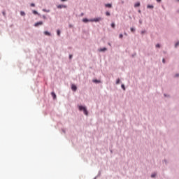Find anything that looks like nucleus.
Here are the masks:
<instances>
[{"label": "nucleus", "instance_id": "35", "mask_svg": "<svg viewBox=\"0 0 179 179\" xmlns=\"http://www.w3.org/2000/svg\"><path fill=\"white\" fill-rule=\"evenodd\" d=\"M141 33H143H143H145V32H144V31H141Z\"/></svg>", "mask_w": 179, "mask_h": 179}, {"label": "nucleus", "instance_id": "14", "mask_svg": "<svg viewBox=\"0 0 179 179\" xmlns=\"http://www.w3.org/2000/svg\"><path fill=\"white\" fill-rule=\"evenodd\" d=\"M94 83H99V80H93Z\"/></svg>", "mask_w": 179, "mask_h": 179}, {"label": "nucleus", "instance_id": "30", "mask_svg": "<svg viewBox=\"0 0 179 179\" xmlns=\"http://www.w3.org/2000/svg\"><path fill=\"white\" fill-rule=\"evenodd\" d=\"M65 1V0H61V2H64Z\"/></svg>", "mask_w": 179, "mask_h": 179}, {"label": "nucleus", "instance_id": "25", "mask_svg": "<svg viewBox=\"0 0 179 179\" xmlns=\"http://www.w3.org/2000/svg\"><path fill=\"white\" fill-rule=\"evenodd\" d=\"M116 84L119 85V79H117V81H116Z\"/></svg>", "mask_w": 179, "mask_h": 179}, {"label": "nucleus", "instance_id": "11", "mask_svg": "<svg viewBox=\"0 0 179 179\" xmlns=\"http://www.w3.org/2000/svg\"><path fill=\"white\" fill-rule=\"evenodd\" d=\"M51 97H54V99H55V94L53 92H51Z\"/></svg>", "mask_w": 179, "mask_h": 179}, {"label": "nucleus", "instance_id": "24", "mask_svg": "<svg viewBox=\"0 0 179 179\" xmlns=\"http://www.w3.org/2000/svg\"><path fill=\"white\" fill-rule=\"evenodd\" d=\"M73 55H69V59L72 58Z\"/></svg>", "mask_w": 179, "mask_h": 179}, {"label": "nucleus", "instance_id": "20", "mask_svg": "<svg viewBox=\"0 0 179 179\" xmlns=\"http://www.w3.org/2000/svg\"><path fill=\"white\" fill-rule=\"evenodd\" d=\"M110 26H111V27L114 28V23L110 24Z\"/></svg>", "mask_w": 179, "mask_h": 179}, {"label": "nucleus", "instance_id": "28", "mask_svg": "<svg viewBox=\"0 0 179 179\" xmlns=\"http://www.w3.org/2000/svg\"><path fill=\"white\" fill-rule=\"evenodd\" d=\"M157 48H159V45L157 44V46H155Z\"/></svg>", "mask_w": 179, "mask_h": 179}, {"label": "nucleus", "instance_id": "10", "mask_svg": "<svg viewBox=\"0 0 179 179\" xmlns=\"http://www.w3.org/2000/svg\"><path fill=\"white\" fill-rule=\"evenodd\" d=\"M31 13L34 15H38V13L36 12V10H31Z\"/></svg>", "mask_w": 179, "mask_h": 179}, {"label": "nucleus", "instance_id": "33", "mask_svg": "<svg viewBox=\"0 0 179 179\" xmlns=\"http://www.w3.org/2000/svg\"><path fill=\"white\" fill-rule=\"evenodd\" d=\"M176 2H179V0H176Z\"/></svg>", "mask_w": 179, "mask_h": 179}, {"label": "nucleus", "instance_id": "36", "mask_svg": "<svg viewBox=\"0 0 179 179\" xmlns=\"http://www.w3.org/2000/svg\"><path fill=\"white\" fill-rule=\"evenodd\" d=\"M108 45H110V44L108 43Z\"/></svg>", "mask_w": 179, "mask_h": 179}, {"label": "nucleus", "instance_id": "8", "mask_svg": "<svg viewBox=\"0 0 179 179\" xmlns=\"http://www.w3.org/2000/svg\"><path fill=\"white\" fill-rule=\"evenodd\" d=\"M138 6H140V3H138V2L134 3V8H138Z\"/></svg>", "mask_w": 179, "mask_h": 179}, {"label": "nucleus", "instance_id": "37", "mask_svg": "<svg viewBox=\"0 0 179 179\" xmlns=\"http://www.w3.org/2000/svg\"><path fill=\"white\" fill-rule=\"evenodd\" d=\"M164 61H166V60H162V62H164Z\"/></svg>", "mask_w": 179, "mask_h": 179}, {"label": "nucleus", "instance_id": "5", "mask_svg": "<svg viewBox=\"0 0 179 179\" xmlns=\"http://www.w3.org/2000/svg\"><path fill=\"white\" fill-rule=\"evenodd\" d=\"M104 51H107V48H103L98 49V52H103Z\"/></svg>", "mask_w": 179, "mask_h": 179}, {"label": "nucleus", "instance_id": "31", "mask_svg": "<svg viewBox=\"0 0 179 179\" xmlns=\"http://www.w3.org/2000/svg\"><path fill=\"white\" fill-rule=\"evenodd\" d=\"M122 87V90H124V85H122V87Z\"/></svg>", "mask_w": 179, "mask_h": 179}, {"label": "nucleus", "instance_id": "23", "mask_svg": "<svg viewBox=\"0 0 179 179\" xmlns=\"http://www.w3.org/2000/svg\"><path fill=\"white\" fill-rule=\"evenodd\" d=\"M4 15H6V13H4V11H2V16H4Z\"/></svg>", "mask_w": 179, "mask_h": 179}, {"label": "nucleus", "instance_id": "19", "mask_svg": "<svg viewBox=\"0 0 179 179\" xmlns=\"http://www.w3.org/2000/svg\"><path fill=\"white\" fill-rule=\"evenodd\" d=\"M29 6L34 7L35 6V5H34V3L29 4Z\"/></svg>", "mask_w": 179, "mask_h": 179}, {"label": "nucleus", "instance_id": "29", "mask_svg": "<svg viewBox=\"0 0 179 179\" xmlns=\"http://www.w3.org/2000/svg\"><path fill=\"white\" fill-rule=\"evenodd\" d=\"M157 2H161V0H157Z\"/></svg>", "mask_w": 179, "mask_h": 179}, {"label": "nucleus", "instance_id": "27", "mask_svg": "<svg viewBox=\"0 0 179 179\" xmlns=\"http://www.w3.org/2000/svg\"><path fill=\"white\" fill-rule=\"evenodd\" d=\"M41 17L45 19V15L41 16Z\"/></svg>", "mask_w": 179, "mask_h": 179}, {"label": "nucleus", "instance_id": "4", "mask_svg": "<svg viewBox=\"0 0 179 179\" xmlns=\"http://www.w3.org/2000/svg\"><path fill=\"white\" fill-rule=\"evenodd\" d=\"M43 24V22H39L34 23V27H38Z\"/></svg>", "mask_w": 179, "mask_h": 179}, {"label": "nucleus", "instance_id": "3", "mask_svg": "<svg viewBox=\"0 0 179 179\" xmlns=\"http://www.w3.org/2000/svg\"><path fill=\"white\" fill-rule=\"evenodd\" d=\"M66 8V6H65V5L56 6V8H59V9H62V8Z\"/></svg>", "mask_w": 179, "mask_h": 179}, {"label": "nucleus", "instance_id": "6", "mask_svg": "<svg viewBox=\"0 0 179 179\" xmlns=\"http://www.w3.org/2000/svg\"><path fill=\"white\" fill-rule=\"evenodd\" d=\"M76 87H75V85H71V90H73V92H75V90H76Z\"/></svg>", "mask_w": 179, "mask_h": 179}, {"label": "nucleus", "instance_id": "12", "mask_svg": "<svg viewBox=\"0 0 179 179\" xmlns=\"http://www.w3.org/2000/svg\"><path fill=\"white\" fill-rule=\"evenodd\" d=\"M147 8L152 9L153 8V6H151V5L147 6Z\"/></svg>", "mask_w": 179, "mask_h": 179}, {"label": "nucleus", "instance_id": "13", "mask_svg": "<svg viewBox=\"0 0 179 179\" xmlns=\"http://www.w3.org/2000/svg\"><path fill=\"white\" fill-rule=\"evenodd\" d=\"M90 22V20H88L87 19H83V23H87Z\"/></svg>", "mask_w": 179, "mask_h": 179}, {"label": "nucleus", "instance_id": "18", "mask_svg": "<svg viewBox=\"0 0 179 179\" xmlns=\"http://www.w3.org/2000/svg\"><path fill=\"white\" fill-rule=\"evenodd\" d=\"M153 177H156V174H151V178H153Z\"/></svg>", "mask_w": 179, "mask_h": 179}, {"label": "nucleus", "instance_id": "26", "mask_svg": "<svg viewBox=\"0 0 179 179\" xmlns=\"http://www.w3.org/2000/svg\"><path fill=\"white\" fill-rule=\"evenodd\" d=\"M122 37H123V36H122V34H120V38H122Z\"/></svg>", "mask_w": 179, "mask_h": 179}, {"label": "nucleus", "instance_id": "16", "mask_svg": "<svg viewBox=\"0 0 179 179\" xmlns=\"http://www.w3.org/2000/svg\"><path fill=\"white\" fill-rule=\"evenodd\" d=\"M56 35L60 36V31H56Z\"/></svg>", "mask_w": 179, "mask_h": 179}, {"label": "nucleus", "instance_id": "7", "mask_svg": "<svg viewBox=\"0 0 179 179\" xmlns=\"http://www.w3.org/2000/svg\"><path fill=\"white\" fill-rule=\"evenodd\" d=\"M105 8H112V4H109V3H108V4H105Z\"/></svg>", "mask_w": 179, "mask_h": 179}, {"label": "nucleus", "instance_id": "9", "mask_svg": "<svg viewBox=\"0 0 179 179\" xmlns=\"http://www.w3.org/2000/svg\"><path fill=\"white\" fill-rule=\"evenodd\" d=\"M44 35L50 36V33H48V31H44Z\"/></svg>", "mask_w": 179, "mask_h": 179}, {"label": "nucleus", "instance_id": "1", "mask_svg": "<svg viewBox=\"0 0 179 179\" xmlns=\"http://www.w3.org/2000/svg\"><path fill=\"white\" fill-rule=\"evenodd\" d=\"M78 110L83 111V114L87 115V110L85 109V106H78Z\"/></svg>", "mask_w": 179, "mask_h": 179}, {"label": "nucleus", "instance_id": "32", "mask_svg": "<svg viewBox=\"0 0 179 179\" xmlns=\"http://www.w3.org/2000/svg\"><path fill=\"white\" fill-rule=\"evenodd\" d=\"M178 45H179V44H178V43H176V47H178Z\"/></svg>", "mask_w": 179, "mask_h": 179}, {"label": "nucleus", "instance_id": "22", "mask_svg": "<svg viewBox=\"0 0 179 179\" xmlns=\"http://www.w3.org/2000/svg\"><path fill=\"white\" fill-rule=\"evenodd\" d=\"M43 11L48 13V10H43Z\"/></svg>", "mask_w": 179, "mask_h": 179}, {"label": "nucleus", "instance_id": "34", "mask_svg": "<svg viewBox=\"0 0 179 179\" xmlns=\"http://www.w3.org/2000/svg\"><path fill=\"white\" fill-rule=\"evenodd\" d=\"M179 76V75L176 74V77Z\"/></svg>", "mask_w": 179, "mask_h": 179}, {"label": "nucleus", "instance_id": "2", "mask_svg": "<svg viewBox=\"0 0 179 179\" xmlns=\"http://www.w3.org/2000/svg\"><path fill=\"white\" fill-rule=\"evenodd\" d=\"M90 20V22H99L100 20H102V19L98 17V18H94V19H90V20Z\"/></svg>", "mask_w": 179, "mask_h": 179}, {"label": "nucleus", "instance_id": "17", "mask_svg": "<svg viewBox=\"0 0 179 179\" xmlns=\"http://www.w3.org/2000/svg\"><path fill=\"white\" fill-rule=\"evenodd\" d=\"M105 15L109 16V12H105Z\"/></svg>", "mask_w": 179, "mask_h": 179}, {"label": "nucleus", "instance_id": "21", "mask_svg": "<svg viewBox=\"0 0 179 179\" xmlns=\"http://www.w3.org/2000/svg\"><path fill=\"white\" fill-rule=\"evenodd\" d=\"M129 31H131L134 32V28H131V29H129Z\"/></svg>", "mask_w": 179, "mask_h": 179}, {"label": "nucleus", "instance_id": "15", "mask_svg": "<svg viewBox=\"0 0 179 179\" xmlns=\"http://www.w3.org/2000/svg\"><path fill=\"white\" fill-rule=\"evenodd\" d=\"M24 11L20 12V15L24 16Z\"/></svg>", "mask_w": 179, "mask_h": 179}]
</instances>
